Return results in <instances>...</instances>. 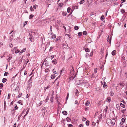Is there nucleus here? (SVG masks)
Segmentation results:
<instances>
[{"label":"nucleus","instance_id":"f257e3e1","mask_svg":"<svg viewBox=\"0 0 127 127\" xmlns=\"http://www.w3.org/2000/svg\"><path fill=\"white\" fill-rule=\"evenodd\" d=\"M81 81V82H82V84L85 85V86L86 85H87V86H88V83L87 81L86 80L83 79H81V81Z\"/></svg>","mask_w":127,"mask_h":127},{"label":"nucleus","instance_id":"f03ea898","mask_svg":"<svg viewBox=\"0 0 127 127\" xmlns=\"http://www.w3.org/2000/svg\"><path fill=\"white\" fill-rule=\"evenodd\" d=\"M112 120L109 119H107L106 120L107 124L109 125H111V122Z\"/></svg>","mask_w":127,"mask_h":127},{"label":"nucleus","instance_id":"7ed1b4c3","mask_svg":"<svg viewBox=\"0 0 127 127\" xmlns=\"http://www.w3.org/2000/svg\"><path fill=\"white\" fill-rule=\"evenodd\" d=\"M81 80H77L76 81V84L77 85L81 84H82V82L80 81Z\"/></svg>","mask_w":127,"mask_h":127},{"label":"nucleus","instance_id":"20e7f679","mask_svg":"<svg viewBox=\"0 0 127 127\" xmlns=\"http://www.w3.org/2000/svg\"><path fill=\"white\" fill-rule=\"evenodd\" d=\"M115 120H113L112 121V120L111 122V125H110L114 126L115 123Z\"/></svg>","mask_w":127,"mask_h":127},{"label":"nucleus","instance_id":"39448f33","mask_svg":"<svg viewBox=\"0 0 127 127\" xmlns=\"http://www.w3.org/2000/svg\"><path fill=\"white\" fill-rule=\"evenodd\" d=\"M102 85H103L104 88H105L107 86L106 84L105 81H104L102 83Z\"/></svg>","mask_w":127,"mask_h":127},{"label":"nucleus","instance_id":"423d86ee","mask_svg":"<svg viewBox=\"0 0 127 127\" xmlns=\"http://www.w3.org/2000/svg\"><path fill=\"white\" fill-rule=\"evenodd\" d=\"M111 99V98L110 97H107V98L106 101L108 102H109Z\"/></svg>","mask_w":127,"mask_h":127},{"label":"nucleus","instance_id":"0eeeda50","mask_svg":"<svg viewBox=\"0 0 127 127\" xmlns=\"http://www.w3.org/2000/svg\"><path fill=\"white\" fill-rule=\"evenodd\" d=\"M26 48H24L23 49V50H21L19 53V54H21L23 52H25L26 50Z\"/></svg>","mask_w":127,"mask_h":127},{"label":"nucleus","instance_id":"6e6552de","mask_svg":"<svg viewBox=\"0 0 127 127\" xmlns=\"http://www.w3.org/2000/svg\"><path fill=\"white\" fill-rule=\"evenodd\" d=\"M90 103V102L88 100H87V101L85 103V105L86 106H88L89 105V104Z\"/></svg>","mask_w":127,"mask_h":127},{"label":"nucleus","instance_id":"1a4fd4ad","mask_svg":"<svg viewBox=\"0 0 127 127\" xmlns=\"http://www.w3.org/2000/svg\"><path fill=\"white\" fill-rule=\"evenodd\" d=\"M52 63L55 64H56L57 63L56 60L55 59L53 60L52 61Z\"/></svg>","mask_w":127,"mask_h":127},{"label":"nucleus","instance_id":"9d476101","mask_svg":"<svg viewBox=\"0 0 127 127\" xmlns=\"http://www.w3.org/2000/svg\"><path fill=\"white\" fill-rule=\"evenodd\" d=\"M126 119V118H124L122 119V124H124V122H125Z\"/></svg>","mask_w":127,"mask_h":127},{"label":"nucleus","instance_id":"9b49d317","mask_svg":"<svg viewBox=\"0 0 127 127\" xmlns=\"http://www.w3.org/2000/svg\"><path fill=\"white\" fill-rule=\"evenodd\" d=\"M64 68H63L62 69V70H61L60 73V74L61 75L62 73H64Z\"/></svg>","mask_w":127,"mask_h":127},{"label":"nucleus","instance_id":"f8f14e48","mask_svg":"<svg viewBox=\"0 0 127 127\" xmlns=\"http://www.w3.org/2000/svg\"><path fill=\"white\" fill-rule=\"evenodd\" d=\"M56 76L55 74L52 75L51 76V78L52 79H53Z\"/></svg>","mask_w":127,"mask_h":127},{"label":"nucleus","instance_id":"ddd939ff","mask_svg":"<svg viewBox=\"0 0 127 127\" xmlns=\"http://www.w3.org/2000/svg\"><path fill=\"white\" fill-rule=\"evenodd\" d=\"M7 80V79L6 78H3L2 80V82L3 83L5 82Z\"/></svg>","mask_w":127,"mask_h":127},{"label":"nucleus","instance_id":"4468645a","mask_svg":"<svg viewBox=\"0 0 127 127\" xmlns=\"http://www.w3.org/2000/svg\"><path fill=\"white\" fill-rule=\"evenodd\" d=\"M116 50H113L112 52V53H111L112 55L113 56H114V55H115L116 54Z\"/></svg>","mask_w":127,"mask_h":127},{"label":"nucleus","instance_id":"2eb2a0df","mask_svg":"<svg viewBox=\"0 0 127 127\" xmlns=\"http://www.w3.org/2000/svg\"><path fill=\"white\" fill-rule=\"evenodd\" d=\"M62 113L64 115H66L67 114V112L65 111H63Z\"/></svg>","mask_w":127,"mask_h":127},{"label":"nucleus","instance_id":"dca6fc26","mask_svg":"<svg viewBox=\"0 0 127 127\" xmlns=\"http://www.w3.org/2000/svg\"><path fill=\"white\" fill-rule=\"evenodd\" d=\"M51 37L52 38H54L56 37V35H55L54 34H52Z\"/></svg>","mask_w":127,"mask_h":127},{"label":"nucleus","instance_id":"f3484780","mask_svg":"<svg viewBox=\"0 0 127 127\" xmlns=\"http://www.w3.org/2000/svg\"><path fill=\"white\" fill-rule=\"evenodd\" d=\"M120 106L123 108H125V105L123 104L122 103H120Z\"/></svg>","mask_w":127,"mask_h":127},{"label":"nucleus","instance_id":"a211bd4d","mask_svg":"<svg viewBox=\"0 0 127 127\" xmlns=\"http://www.w3.org/2000/svg\"><path fill=\"white\" fill-rule=\"evenodd\" d=\"M44 108H43L44 109L42 110V112L44 113V114L45 113H46L47 112V110L46 109H44Z\"/></svg>","mask_w":127,"mask_h":127},{"label":"nucleus","instance_id":"6ab92c4d","mask_svg":"<svg viewBox=\"0 0 127 127\" xmlns=\"http://www.w3.org/2000/svg\"><path fill=\"white\" fill-rule=\"evenodd\" d=\"M34 16V15L31 14L30 15L29 17V18L30 19H31Z\"/></svg>","mask_w":127,"mask_h":127},{"label":"nucleus","instance_id":"aec40b11","mask_svg":"<svg viewBox=\"0 0 127 127\" xmlns=\"http://www.w3.org/2000/svg\"><path fill=\"white\" fill-rule=\"evenodd\" d=\"M104 15H102L101 16V19L102 21H103V20L104 19Z\"/></svg>","mask_w":127,"mask_h":127},{"label":"nucleus","instance_id":"412c9836","mask_svg":"<svg viewBox=\"0 0 127 127\" xmlns=\"http://www.w3.org/2000/svg\"><path fill=\"white\" fill-rule=\"evenodd\" d=\"M53 49L54 48L53 47H51L49 49V51L50 52L52 51Z\"/></svg>","mask_w":127,"mask_h":127},{"label":"nucleus","instance_id":"4be33fe9","mask_svg":"<svg viewBox=\"0 0 127 127\" xmlns=\"http://www.w3.org/2000/svg\"><path fill=\"white\" fill-rule=\"evenodd\" d=\"M121 12L123 14L125 12V11L124 9H122L121 10Z\"/></svg>","mask_w":127,"mask_h":127},{"label":"nucleus","instance_id":"5701e85b","mask_svg":"<svg viewBox=\"0 0 127 127\" xmlns=\"http://www.w3.org/2000/svg\"><path fill=\"white\" fill-rule=\"evenodd\" d=\"M84 2V0H82L79 3L80 4H82Z\"/></svg>","mask_w":127,"mask_h":127},{"label":"nucleus","instance_id":"b1692460","mask_svg":"<svg viewBox=\"0 0 127 127\" xmlns=\"http://www.w3.org/2000/svg\"><path fill=\"white\" fill-rule=\"evenodd\" d=\"M37 7H38V6L37 5L35 4V5H33V8H34V9H36L37 8Z\"/></svg>","mask_w":127,"mask_h":127},{"label":"nucleus","instance_id":"393cba45","mask_svg":"<svg viewBox=\"0 0 127 127\" xmlns=\"http://www.w3.org/2000/svg\"><path fill=\"white\" fill-rule=\"evenodd\" d=\"M108 107L107 106H106V108H105L104 109V112H105V113H106L107 111V110L108 109Z\"/></svg>","mask_w":127,"mask_h":127},{"label":"nucleus","instance_id":"a878e982","mask_svg":"<svg viewBox=\"0 0 127 127\" xmlns=\"http://www.w3.org/2000/svg\"><path fill=\"white\" fill-rule=\"evenodd\" d=\"M79 29V27H78L77 26H75L74 27V29L75 30H78Z\"/></svg>","mask_w":127,"mask_h":127},{"label":"nucleus","instance_id":"bb28decb","mask_svg":"<svg viewBox=\"0 0 127 127\" xmlns=\"http://www.w3.org/2000/svg\"><path fill=\"white\" fill-rule=\"evenodd\" d=\"M20 51L19 50V49H17V50L15 51V53L16 54H17L19 53L20 52Z\"/></svg>","mask_w":127,"mask_h":127},{"label":"nucleus","instance_id":"cd10ccee","mask_svg":"<svg viewBox=\"0 0 127 127\" xmlns=\"http://www.w3.org/2000/svg\"><path fill=\"white\" fill-rule=\"evenodd\" d=\"M8 75V72H6L5 73L4 75V76H7Z\"/></svg>","mask_w":127,"mask_h":127},{"label":"nucleus","instance_id":"c85d7f7f","mask_svg":"<svg viewBox=\"0 0 127 127\" xmlns=\"http://www.w3.org/2000/svg\"><path fill=\"white\" fill-rule=\"evenodd\" d=\"M30 9L31 11H34V10L33 9L32 7V6H31L30 7Z\"/></svg>","mask_w":127,"mask_h":127},{"label":"nucleus","instance_id":"c756f323","mask_svg":"<svg viewBox=\"0 0 127 127\" xmlns=\"http://www.w3.org/2000/svg\"><path fill=\"white\" fill-rule=\"evenodd\" d=\"M72 69H71L70 71V73H71V72H73L74 71V69L73 68V67L72 66Z\"/></svg>","mask_w":127,"mask_h":127},{"label":"nucleus","instance_id":"7c9ffc66","mask_svg":"<svg viewBox=\"0 0 127 127\" xmlns=\"http://www.w3.org/2000/svg\"><path fill=\"white\" fill-rule=\"evenodd\" d=\"M66 121L67 122H69L71 120L68 117H67L66 118Z\"/></svg>","mask_w":127,"mask_h":127},{"label":"nucleus","instance_id":"2f4dec72","mask_svg":"<svg viewBox=\"0 0 127 127\" xmlns=\"http://www.w3.org/2000/svg\"><path fill=\"white\" fill-rule=\"evenodd\" d=\"M71 9V8L70 7H68L67 9V12L68 13H69L70 12V10Z\"/></svg>","mask_w":127,"mask_h":127},{"label":"nucleus","instance_id":"473e14b6","mask_svg":"<svg viewBox=\"0 0 127 127\" xmlns=\"http://www.w3.org/2000/svg\"><path fill=\"white\" fill-rule=\"evenodd\" d=\"M89 122L88 121H87L86 122V124L87 126H89Z\"/></svg>","mask_w":127,"mask_h":127},{"label":"nucleus","instance_id":"72a5a7b5","mask_svg":"<svg viewBox=\"0 0 127 127\" xmlns=\"http://www.w3.org/2000/svg\"><path fill=\"white\" fill-rule=\"evenodd\" d=\"M29 39L30 40L31 42H32L33 41V37H30L29 38Z\"/></svg>","mask_w":127,"mask_h":127},{"label":"nucleus","instance_id":"f704fd0d","mask_svg":"<svg viewBox=\"0 0 127 127\" xmlns=\"http://www.w3.org/2000/svg\"><path fill=\"white\" fill-rule=\"evenodd\" d=\"M78 36H80L82 35V33L81 32H79L78 33Z\"/></svg>","mask_w":127,"mask_h":127},{"label":"nucleus","instance_id":"c9c22d12","mask_svg":"<svg viewBox=\"0 0 127 127\" xmlns=\"http://www.w3.org/2000/svg\"><path fill=\"white\" fill-rule=\"evenodd\" d=\"M85 51L86 52H89L90 51V49L88 48H87L85 49Z\"/></svg>","mask_w":127,"mask_h":127},{"label":"nucleus","instance_id":"e433bc0d","mask_svg":"<svg viewBox=\"0 0 127 127\" xmlns=\"http://www.w3.org/2000/svg\"><path fill=\"white\" fill-rule=\"evenodd\" d=\"M53 72L54 73L56 74H57L56 72L55 71V69H54L53 70Z\"/></svg>","mask_w":127,"mask_h":127},{"label":"nucleus","instance_id":"4c0bfd02","mask_svg":"<svg viewBox=\"0 0 127 127\" xmlns=\"http://www.w3.org/2000/svg\"><path fill=\"white\" fill-rule=\"evenodd\" d=\"M12 59V57H10L7 59V60L9 62V61L11 60Z\"/></svg>","mask_w":127,"mask_h":127},{"label":"nucleus","instance_id":"58836bf2","mask_svg":"<svg viewBox=\"0 0 127 127\" xmlns=\"http://www.w3.org/2000/svg\"><path fill=\"white\" fill-rule=\"evenodd\" d=\"M83 34L85 35H86L87 34V32L86 31H84L83 32Z\"/></svg>","mask_w":127,"mask_h":127},{"label":"nucleus","instance_id":"ea45409f","mask_svg":"<svg viewBox=\"0 0 127 127\" xmlns=\"http://www.w3.org/2000/svg\"><path fill=\"white\" fill-rule=\"evenodd\" d=\"M95 14V13L94 12H92L90 14V16H92V15H94Z\"/></svg>","mask_w":127,"mask_h":127},{"label":"nucleus","instance_id":"a19ab883","mask_svg":"<svg viewBox=\"0 0 127 127\" xmlns=\"http://www.w3.org/2000/svg\"><path fill=\"white\" fill-rule=\"evenodd\" d=\"M3 84L2 83H1L0 84V89H1V88L3 86Z\"/></svg>","mask_w":127,"mask_h":127},{"label":"nucleus","instance_id":"79ce46f5","mask_svg":"<svg viewBox=\"0 0 127 127\" xmlns=\"http://www.w3.org/2000/svg\"><path fill=\"white\" fill-rule=\"evenodd\" d=\"M62 15L64 16H65L66 15V14L64 12H62Z\"/></svg>","mask_w":127,"mask_h":127},{"label":"nucleus","instance_id":"37998d69","mask_svg":"<svg viewBox=\"0 0 127 127\" xmlns=\"http://www.w3.org/2000/svg\"><path fill=\"white\" fill-rule=\"evenodd\" d=\"M10 94H8V99H9L10 98Z\"/></svg>","mask_w":127,"mask_h":127},{"label":"nucleus","instance_id":"c03bdc74","mask_svg":"<svg viewBox=\"0 0 127 127\" xmlns=\"http://www.w3.org/2000/svg\"><path fill=\"white\" fill-rule=\"evenodd\" d=\"M110 38L109 39V43L110 44L111 42V36H110Z\"/></svg>","mask_w":127,"mask_h":127},{"label":"nucleus","instance_id":"a18cd8bd","mask_svg":"<svg viewBox=\"0 0 127 127\" xmlns=\"http://www.w3.org/2000/svg\"><path fill=\"white\" fill-rule=\"evenodd\" d=\"M22 95V93H20L18 96V97L20 98V97Z\"/></svg>","mask_w":127,"mask_h":127},{"label":"nucleus","instance_id":"49530a36","mask_svg":"<svg viewBox=\"0 0 127 127\" xmlns=\"http://www.w3.org/2000/svg\"><path fill=\"white\" fill-rule=\"evenodd\" d=\"M50 87V85H48L45 88H44L45 89L46 88V89H48Z\"/></svg>","mask_w":127,"mask_h":127},{"label":"nucleus","instance_id":"de8ad7c7","mask_svg":"<svg viewBox=\"0 0 127 127\" xmlns=\"http://www.w3.org/2000/svg\"><path fill=\"white\" fill-rule=\"evenodd\" d=\"M114 95V93L112 92H110V95L111 96H113Z\"/></svg>","mask_w":127,"mask_h":127},{"label":"nucleus","instance_id":"09e8293b","mask_svg":"<svg viewBox=\"0 0 127 127\" xmlns=\"http://www.w3.org/2000/svg\"><path fill=\"white\" fill-rule=\"evenodd\" d=\"M55 56V55H52L51 56L50 58L51 60L52 59L54 58Z\"/></svg>","mask_w":127,"mask_h":127},{"label":"nucleus","instance_id":"8fccbe9b","mask_svg":"<svg viewBox=\"0 0 127 127\" xmlns=\"http://www.w3.org/2000/svg\"><path fill=\"white\" fill-rule=\"evenodd\" d=\"M14 108L15 110H17L18 109V107H17V105L15 106Z\"/></svg>","mask_w":127,"mask_h":127},{"label":"nucleus","instance_id":"3c124183","mask_svg":"<svg viewBox=\"0 0 127 127\" xmlns=\"http://www.w3.org/2000/svg\"><path fill=\"white\" fill-rule=\"evenodd\" d=\"M97 68H95V73H96L97 72Z\"/></svg>","mask_w":127,"mask_h":127},{"label":"nucleus","instance_id":"603ef678","mask_svg":"<svg viewBox=\"0 0 127 127\" xmlns=\"http://www.w3.org/2000/svg\"><path fill=\"white\" fill-rule=\"evenodd\" d=\"M73 125L71 124H70L68 125V127H72Z\"/></svg>","mask_w":127,"mask_h":127},{"label":"nucleus","instance_id":"864d4df0","mask_svg":"<svg viewBox=\"0 0 127 127\" xmlns=\"http://www.w3.org/2000/svg\"><path fill=\"white\" fill-rule=\"evenodd\" d=\"M86 118H84V117H83L82 118V120L83 121H86Z\"/></svg>","mask_w":127,"mask_h":127},{"label":"nucleus","instance_id":"5fc2aeb1","mask_svg":"<svg viewBox=\"0 0 127 127\" xmlns=\"http://www.w3.org/2000/svg\"><path fill=\"white\" fill-rule=\"evenodd\" d=\"M48 71V68H46L45 70V71L46 72H47Z\"/></svg>","mask_w":127,"mask_h":127},{"label":"nucleus","instance_id":"6e6d98bb","mask_svg":"<svg viewBox=\"0 0 127 127\" xmlns=\"http://www.w3.org/2000/svg\"><path fill=\"white\" fill-rule=\"evenodd\" d=\"M83 124H80L79 126V127H83Z\"/></svg>","mask_w":127,"mask_h":127},{"label":"nucleus","instance_id":"4d7b16f0","mask_svg":"<svg viewBox=\"0 0 127 127\" xmlns=\"http://www.w3.org/2000/svg\"><path fill=\"white\" fill-rule=\"evenodd\" d=\"M18 102L20 104H21L22 103V101L21 100H19L18 101Z\"/></svg>","mask_w":127,"mask_h":127},{"label":"nucleus","instance_id":"13d9d810","mask_svg":"<svg viewBox=\"0 0 127 127\" xmlns=\"http://www.w3.org/2000/svg\"><path fill=\"white\" fill-rule=\"evenodd\" d=\"M27 21H25V22H24V26L26 24H27Z\"/></svg>","mask_w":127,"mask_h":127},{"label":"nucleus","instance_id":"bf43d9fd","mask_svg":"<svg viewBox=\"0 0 127 127\" xmlns=\"http://www.w3.org/2000/svg\"><path fill=\"white\" fill-rule=\"evenodd\" d=\"M9 46L10 47H13V44H12L11 43L9 45Z\"/></svg>","mask_w":127,"mask_h":127},{"label":"nucleus","instance_id":"052dcab7","mask_svg":"<svg viewBox=\"0 0 127 127\" xmlns=\"http://www.w3.org/2000/svg\"><path fill=\"white\" fill-rule=\"evenodd\" d=\"M17 47H15L14 48V49H13V50H15V51H16V50H17Z\"/></svg>","mask_w":127,"mask_h":127},{"label":"nucleus","instance_id":"680f3d73","mask_svg":"<svg viewBox=\"0 0 127 127\" xmlns=\"http://www.w3.org/2000/svg\"><path fill=\"white\" fill-rule=\"evenodd\" d=\"M3 45V44L2 42H0V47L2 46Z\"/></svg>","mask_w":127,"mask_h":127},{"label":"nucleus","instance_id":"e2e57ef3","mask_svg":"<svg viewBox=\"0 0 127 127\" xmlns=\"http://www.w3.org/2000/svg\"><path fill=\"white\" fill-rule=\"evenodd\" d=\"M93 55V52H92L90 54V56H92Z\"/></svg>","mask_w":127,"mask_h":127},{"label":"nucleus","instance_id":"0e129e2a","mask_svg":"<svg viewBox=\"0 0 127 127\" xmlns=\"http://www.w3.org/2000/svg\"><path fill=\"white\" fill-rule=\"evenodd\" d=\"M121 1L122 3H123L124 2H125L126 1V0H121Z\"/></svg>","mask_w":127,"mask_h":127},{"label":"nucleus","instance_id":"69168bd1","mask_svg":"<svg viewBox=\"0 0 127 127\" xmlns=\"http://www.w3.org/2000/svg\"><path fill=\"white\" fill-rule=\"evenodd\" d=\"M26 60L27 61L26 62V63L27 64L29 62V60L28 59H27Z\"/></svg>","mask_w":127,"mask_h":127},{"label":"nucleus","instance_id":"338daca9","mask_svg":"<svg viewBox=\"0 0 127 127\" xmlns=\"http://www.w3.org/2000/svg\"><path fill=\"white\" fill-rule=\"evenodd\" d=\"M78 103V101L77 100H76L75 101V104H76Z\"/></svg>","mask_w":127,"mask_h":127},{"label":"nucleus","instance_id":"774afa93","mask_svg":"<svg viewBox=\"0 0 127 127\" xmlns=\"http://www.w3.org/2000/svg\"><path fill=\"white\" fill-rule=\"evenodd\" d=\"M42 104V101H40V103L39 104V106H40L41 105V104Z\"/></svg>","mask_w":127,"mask_h":127}]
</instances>
